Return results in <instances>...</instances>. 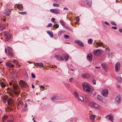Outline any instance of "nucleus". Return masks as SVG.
Instances as JSON below:
<instances>
[{
  "mask_svg": "<svg viewBox=\"0 0 122 122\" xmlns=\"http://www.w3.org/2000/svg\"><path fill=\"white\" fill-rule=\"evenodd\" d=\"M92 0H87L86 2L88 5L90 6L92 3Z\"/></svg>",
  "mask_w": 122,
  "mask_h": 122,
  "instance_id": "obj_26",
  "label": "nucleus"
},
{
  "mask_svg": "<svg viewBox=\"0 0 122 122\" xmlns=\"http://www.w3.org/2000/svg\"><path fill=\"white\" fill-rule=\"evenodd\" d=\"M54 57L58 60L61 61L64 60V58L61 56L60 55H55Z\"/></svg>",
  "mask_w": 122,
  "mask_h": 122,
  "instance_id": "obj_8",
  "label": "nucleus"
},
{
  "mask_svg": "<svg viewBox=\"0 0 122 122\" xmlns=\"http://www.w3.org/2000/svg\"><path fill=\"white\" fill-rule=\"evenodd\" d=\"M73 79V77H71L70 78L69 80V81L70 82H71Z\"/></svg>",
  "mask_w": 122,
  "mask_h": 122,
  "instance_id": "obj_52",
  "label": "nucleus"
},
{
  "mask_svg": "<svg viewBox=\"0 0 122 122\" xmlns=\"http://www.w3.org/2000/svg\"><path fill=\"white\" fill-rule=\"evenodd\" d=\"M52 25V24L51 23H50L48 25L46 26V27H51Z\"/></svg>",
  "mask_w": 122,
  "mask_h": 122,
  "instance_id": "obj_50",
  "label": "nucleus"
},
{
  "mask_svg": "<svg viewBox=\"0 0 122 122\" xmlns=\"http://www.w3.org/2000/svg\"><path fill=\"white\" fill-rule=\"evenodd\" d=\"M11 10H9L8 12L7 11L5 13L6 14H5L7 16H9L10 15V12Z\"/></svg>",
  "mask_w": 122,
  "mask_h": 122,
  "instance_id": "obj_33",
  "label": "nucleus"
},
{
  "mask_svg": "<svg viewBox=\"0 0 122 122\" xmlns=\"http://www.w3.org/2000/svg\"><path fill=\"white\" fill-rule=\"evenodd\" d=\"M7 122H15L12 120H10L8 121Z\"/></svg>",
  "mask_w": 122,
  "mask_h": 122,
  "instance_id": "obj_62",
  "label": "nucleus"
},
{
  "mask_svg": "<svg viewBox=\"0 0 122 122\" xmlns=\"http://www.w3.org/2000/svg\"><path fill=\"white\" fill-rule=\"evenodd\" d=\"M53 5L54 6H56L57 7H58L60 6V5H59L55 3L53 4Z\"/></svg>",
  "mask_w": 122,
  "mask_h": 122,
  "instance_id": "obj_42",
  "label": "nucleus"
},
{
  "mask_svg": "<svg viewBox=\"0 0 122 122\" xmlns=\"http://www.w3.org/2000/svg\"><path fill=\"white\" fill-rule=\"evenodd\" d=\"M103 52V51L102 50L99 49H97L96 50H94L93 51V53L97 56H99Z\"/></svg>",
  "mask_w": 122,
  "mask_h": 122,
  "instance_id": "obj_2",
  "label": "nucleus"
},
{
  "mask_svg": "<svg viewBox=\"0 0 122 122\" xmlns=\"http://www.w3.org/2000/svg\"><path fill=\"white\" fill-rule=\"evenodd\" d=\"M39 87L41 88H45L44 86V85H41L39 86Z\"/></svg>",
  "mask_w": 122,
  "mask_h": 122,
  "instance_id": "obj_57",
  "label": "nucleus"
},
{
  "mask_svg": "<svg viewBox=\"0 0 122 122\" xmlns=\"http://www.w3.org/2000/svg\"><path fill=\"white\" fill-rule=\"evenodd\" d=\"M105 118L107 119H109L112 122H113L114 121L113 116L111 115H108L105 116Z\"/></svg>",
  "mask_w": 122,
  "mask_h": 122,
  "instance_id": "obj_6",
  "label": "nucleus"
},
{
  "mask_svg": "<svg viewBox=\"0 0 122 122\" xmlns=\"http://www.w3.org/2000/svg\"><path fill=\"white\" fill-rule=\"evenodd\" d=\"M96 44L98 46L100 47L102 46L103 45V43L102 42H96Z\"/></svg>",
  "mask_w": 122,
  "mask_h": 122,
  "instance_id": "obj_19",
  "label": "nucleus"
},
{
  "mask_svg": "<svg viewBox=\"0 0 122 122\" xmlns=\"http://www.w3.org/2000/svg\"><path fill=\"white\" fill-rule=\"evenodd\" d=\"M12 36L10 34L5 37V39L6 41H10V40L12 38Z\"/></svg>",
  "mask_w": 122,
  "mask_h": 122,
  "instance_id": "obj_16",
  "label": "nucleus"
},
{
  "mask_svg": "<svg viewBox=\"0 0 122 122\" xmlns=\"http://www.w3.org/2000/svg\"><path fill=\"white\" fill-rule=\"evenodd\" d=\"M13 87L15 91H16L18 89V86L16 85L13 84Z\"/></svg>",
  "mask_w": 122,
  "mask_h": 122,
  "instance_id": "obj_29",
  "label": "nucleus"
},
{
  "mask_svg": "<svg viewBox=\"0 0 122 122\" xmlns=\"http://www.w3.org/2000/svg\"><path fill=\"white\" fill-rule=\"evenodd\" d=\"M64 27H65L67 29V30H68V29H69V28L67 26H64Z\"/></svg>",
  "mask_w": 122,
  "mask_h": 122,
  "instance_id": "obj_63",
  "label": "nucleus"
},
{
  "mask_svg": "<svg viewBox=\"0 0 122 122\" xmlns=\"http://www.w3.org/2000/svg\"><path fill=\"white\" fill-rule=\"evenodd\" d=\"M59 27V25L58 24H55L53 25V27L56 29Z\"/></svg>",
  "mask_w": 122,
  "mask_h": 122,
  "instance_id": "obj_39",
  "label": "nucleus"
},
{
  "mask_svg": "<svg viewBox=\"0 0 122 122\" xmlns=\"http://www.w3.org/2000/svg\"><path fill=\"white\" fill-rule=\"evenodd\" d=\"M102 66L103 69L105 70H107V68L106 66V65L105 63H103L102 64Z\"/></svg>",
  "mask_w": 122,
  "mask_h": 122,
  "instance_id": "obj_20",
  "label": "nucleus"
},
{
  "mask_svg": "<svg viewBox=\"0 0 122 122\" xmlns=\"http://www.w3.org/2000/svg\"><path fill=\"white\" fill-rule=\"evenodd\" d=\"M97 99L101 101H102L103 99L102 97L99 95L98 96Z\"/></svg>",
  "mask_w": 122,
  "mask_h": 122,
  "instance_id": "obj_30",
  "label": "nucleus"
},
{
  "mask_svg": "<svg viewBox=\"0 0 122 122\" xmlns=\"http://www.w3.org/2000/svg\"><path fill=\"white\" fill-rule=\"evenodd\" d=\"M23 6L22 4H18L17 6V8L19 10L21 9L22 8Z\"/></svg>",
  "mask_w": 122,
  "mask_h": 122,
  "instance_id": "obj_25",
  "label": "nucleus"
},
{
  "mask_svg": "<svg viewBox=\"0 0 122 122\" xmlns=\"http://www.w3.org/2000/svg\"><path fill=\"white\" fill-rule=\"evenodd\" d=\"M93 108H95L97 109H100L101 108V106L98 104L94 102V105Z\"/></svg>",
  "mask_w": 122,
  "mask_h": 122,
  "instance_id": "obj_13",
  "label": "nucleus"
},
{
  "mask_svg": "<svg viewBox=\"0 0 122 122\" xmlns=\"http://www.w3.org/2000/svg\"><path fill=\"white\" fill-rule=\"evenodd\" d=\"M50 11L55 14H59L60 12L59 10L57 9H51Z\"/></svg>",
  "mask_w": 122,
  "mask_h": 122,
  "instance_id": "obj_9",
  "label": "nucleus"
},
{
  "mask_svg": "<svg viewBox=\"0 0 122 122\" xmlns=\"http://www.w3.org/2000/svg\"><path fill=\"white\" fill-rule=\"evenodd\" d=\"M83 87L85 91L88 93L92 91V86L89 83L86 82H83L82 84Z\"/></svg>",
  "mask_w": 122,
  "mask_h": 122,
  "instance_id": "obj_1",
  "label": "nucleus"
},
{
  "mask_svg": "<svg viewBox=\"0 0 122 122\" xmlns=\"http://www.w3.org/2000/svg\"><path fill=\"white\" fill-rule=\"evenodd\" d=\"M88 43L90 44H91L92 43V39H89L88 41Z\"/></svg>",
  "mask_w": 122,
  "mask_h": 122,
  "instance_id": "obj_38",
  "label": "nucleus"
},
{
  "mask_svg": "<svg viewBox=\"0 0 122 122\" xmlns=\"http://www.w3.org/2000/svg\"><path fill=\"white\" fill-rule=\"evenodd\" d=\"M6 65L7 66H9L10 67H13V65L10 63L7 62L6 63Z\"/></svg>",
  "mask_w": 122,
  "mask_h": 122,
  "instance_id": "obj_28",
  "label": "nucleus"
},
{
  "mask_svg": "<svg viewBox=\"0 0 122 122\" xmlns=\"http://www.w3.org/2000/svg\"><path fill=\"white\" fill-rule=\"evenodd\" d=\"M89 117L91 120L92 121H93L96 117V116L93 115H91Z\"/></svg>",
  "mask_w": 122,
  "mask_h": 122,
  "instance_id": "obj_21",
  "label": "nucleus"
},
{
  "mask_svg": "<svg viewBox=\"0 0 122 122\" xmlns=\"http://www.w3.org/2000/svg\"><path fill=\"white\" fill-rule=\"evenodd\" d=\"M20 85L22 87H25L26 86V84L23 81H20L19 82Z\"/></svg>",
  "mask_w": 122,
  "mask_h": 122,
  "instance_id": "obj_7",
  "label": "nucleus"
},
{
  "mask_svg": "<svg viewBox=\"0 0 122 122\" xmlns=\"http://www.w3.org/2000/svg\"><path fill=\"white\" fill-rule=\"evenodd\" d=\"M8 117L7 116V115H5L3 116V120H5L6 118Z\"/></svg>",
  "mask_w": 122,
  "mask_h": 122,
  "instance_id": "obj_44",
  "label": "nucleus"
},
{
  "mask_svg": "<svg viewBox=\"0 0 122 122\" xmlns=\"http://www.w3.org/2000/svg\"><path fill=\"white\" fill-rule=\"evenodd\" d=\"M62 99L61 97L58 96H54L51 98V100L54 102H56L59 101V100Z\"/></svg>",
  "mask_w": 122,
  "mask_h": 122,
  "instance_id": "obj_3",
  "label": "nucleus"
},
{
  "mask_svg": "<svg viewBox=\"0 0 122 122\" xmlns=\"http://www.w3.org/2000/svg\"><path fill=\"white\" fill-rule=\"evenodd\" d=\"M89 105L90 107L93 108L94 105V102H91L89 103Z\"/></svg>",
  "mask_w": 122,
  "mask_h": 122,
  "instance_id": "obj_27",
  "label": "nucleus"
},
{
  "mask_svg": "<svg viewBox=\"0 0 122 122\" xmlns=\"http://www.w3.org/2000/svg\"><path fill=\"white\" fill-rule=\"evenodd\" d=\"M4 35L6 37L10 34L9 32L8 31H5L4 32Z\"/></svg>",
  "mask_w": 122,
  "mask_h": 122,
  "instance_id": "obj_37",
  "label": "nucleus"
},
{
  "mask_svg": "<svg viewBox=\"0 0 122 122\" xmlns=\"http://www.w3.org/2000/svg\"><path fill=\"white\" fill-rule=\"evenodd\" d=\"M116 79L117 81L119 82H121L122 81V79L120 76H118L116 77Z\"/></svg>",
  "mask_w": 122,
  "mask_h": 122,
  "instance_id": "obj_23",
  "label": "nucleus"
},
{
  "mask_svg": "<svg viewBox=\"0 0 122 122\" xmlns=\"http://www.w3.org/2000/svg\"><path fill=\"white\" fill-rule=\"evenodd\" d=\"M60 22L61 23V24L63 26H65V25L64 24V22L62 20H61L60 21Z\"/></svg>",
  "mask_w": 122,
  "mask_h": 122,
  "instance_id": "obj_40",
  "label": "nucleus"
},
{
  "mask_svg": "<svg viewBox=\"0 0 122 122\" xmlns=\"http://www.w3.org/2000/svg\"><path fill=\"white\" fill-rule=\"evenodd\" d=\"M92 55L91 53L88 54L87 56V58L89 61H91L92 60Z\"/></svg>",
  "mask_w": 122,
  "mask_h": 122,
  "instance_id": "obj_14",
  "label": "nucleus"
},
{
  "mask_svg": "<svg viewBox=\"0 0 122 122\" xmlns=\"http://www.w3.org/2000/svg\"><path fill=\"white\" fill-rule=\"evenodd\" d=\"M111 27L114 29H116L117 28V27L116 26H112Z\"/></svg>",
  "mask_w": 122,
  "mask_h": 122,
  "instance_id": "obj_59",
  "label": "nucleus"
},
{
  "mask_svg": "<svg viewBox=\"0 0 122 122\" xmlns=\"http://www.w3.org/2000/svg\"><path fill=\"white\" fill-rule=\"evenodd\" d=\"M64 32V31L62 30H60V31L58 33V35L59 36H60Z\"/></svg>",
  "mask_w": 122,
  "mask_h": 122,
  "instance_id": "obj_35",
  "label": "nucleus"
},
{
  "mask_svg": "<svg viewBox=\"0 0 122 122\" xmlns=\"http://www.w3.org/2000/svg\"><path fill=\"white\" fill-rule=\"evenodd\" d=\"M108 91L107 89H104L102 91V95L105 97H107L108 95Z\"/></svg>",
  "mask_w": 122,
  "mask_h": 122,
  "instance_id": "obj_5",
  "label": "nucleus"
},
{
  "mask_svg": "<svg viewBox=\"0 0 122 122\" xmlns=\"http://www.w3.org/2000/svg\"><path fill=\"white\" fill-rule=\"evenodd\" d=\"M74 95L75 97H76V98L77 99V100L78 99H79L78 95L76 92H74Z\"/></svg>",
  "mask_w": 122,
  "mask_h": 122,
  "instance_id": "obj_36",
  "label": "nucleus"
},
{
  "mask_svg": "<svg viewBox=\"0 0 122 122\" xmlns=\"http://www.w3.org/2000/svg\"><path fill=\"white\" fill-rule=\"evenodd\" d=\"M13 62H14L15 64L17 65H18V61H17V60H15L14 59L13 60Z\"/></svg>",
  "mask_w": 122,
  "mask_h": 122,
  "instance_id": "obj_41",
  "label": "nucleus"
},
{
  "mask_svg": "<svg viewBox=\"0 0 122 122\" xmlns=\"http://www.w3.org/2000/svg\"><path fill=\"white\" fill-rule=\"evenodd\" d=\"M31 76H32V77L33 78H35L36 77L35 76V75L33 74V73H32L31 74Z\"/></svg>",
  "mask_w": 122,
  "mask_h": 122,
  "instance_id": "obj_49",
  "label": "nucleus"
},
{
  "mask_svg": "<svg viewBox=\"0 0 122 122\" xmlns=\"http://www.w3.org/2000/svg\"><path fill=\"white\" fill-rule=\"evenodd\" d=\"M63 56L64 58L63 61H67L68 60L69 57L68 55L66 54H63Z\"/></svg>",
  "mask_w": 122,
  "mask_h": 122,
  "instance_id": "obj_12",
  "label": "nucleus"
},
{
  "mask_svg": "<svg viewBox=\"0 0 122 122\" xmlns=\"http://www.w3.org/2000/svg\"><path fill=\"white\" fill-rule=\"evenodd\" d=\"M80 97L81 98H80L79 97V99H77V100H81V101H83L84 100V99H83V98L81 97V96H80Z\"/></svg>",
  "mask_w": 122,
  "mask_h": 122,
  "instance_id": "obj_45",
  "label": "nucleus"
},
{
  "mask_svg": "<svg viewBox=\"0 0 122 122\" xmlns=\"http://www.w3.org/2000/svg\"><path fill=\"white\" fill-rule=\"evenodd\" d=\"M119 31L120 32H121L122 33V29H119Z\"/></svg>",
  "mask_w": 122,
  "mask_h": 122,
  "instance_id": "obj_64",
  "label": "nucleus"
},
{
  "mask_svg": "<svg viewBox=\"0 0 122 122\" xmlns=\"http://www.w3.org/2000/svg\"><path fill=\"white\" fill-rule=\"evenodd\" d=\"M18 104L19 105H21V106H22V105L23 104V102H18Z\"/></svg>",
  "mask_w": 122,
  "mask_h": 122,
  "instance_id": "obj_47",
  "label": "nucleus"
},
{
  "mask_svg": "<svg viewBox=\"0 0 122 122\" xmlns=\"http://www.w3.org/2000/svg\"><path fill=\"white\" fill-rule=\"evenodd\" d=\"M69 36L66 35H64V38L65 39H67L68 38H69Z\"/></svg>",
  "mask_w": 122,
  "mask_h": 122,
  "instance_id": "obj_43",
  "label": "nucleus"
},
{
  "mask_svg": "<svg viewBox=\"0 0 122 122\" xmlns=\"http://www.w3.org/2000/svg\"><path fill=\"white\" fill-rule=\"evenodd\" d=\"M90 75L88 73H86L83 74L82 75V77L85 79H87L90 77Z\"/></svg>",
  "mask_w": 122,
  "mask_h": 122,
  "instance_id": "obj_10",
  "label": "nucleus"
},
{
  "mask_svg": "<svg viewBox=\"0 0 122 122\" xmlns=\"http://www.w3.org/2000/svg\"><path fill=\"white\" fill-rule=\"evenodd\" d=\"M75 19L76 20V21L77 22H78L79 21V18L78 17H76Z\"/></svg>",
  "mask_w": 122,
  "mask_h": 122,
  "instance_id": "obj_48",
  "label": "nucleus"
},
{
  "mask_svg": "<svg viewBox=\"0 0 122 122\" xmlns=\"http://www.w3.org/2000/svg\"><path fill=\"white\" fill-rule=\"evenodd\" d=\"M106 49L107 52H110L111 51V50L108 48H106Z\"/></svg>",
  "mask_w": 122,
  "mask_h": 122,
  "instance_id": "obj_56",
  "label": "nucleus"
},
{
  "mask_svg": "<svg viewBox=\"0 0 122 122\" xmlns=\"http://www.w3.org/2000/svg\"><path fill=\"white\" fill-rule=\"evenodd\" d=\"M111 24L112 25H116V24L115 22H111Z\"/></svg>",
  "mask_w": 122,
  "mask_h": 122,
  "instance_id": "obj_55",
  "label": "nucleus"
},
{
  "mask_svg": "<svg viewBox=\"0 0 122 122\" xmlns=\"http://www.w3.org/2000/svg\"><path fill=\"white\" fill-rule=\"evenodd\" d=\"M36 65L41 66V67L43 66V64L42 63H36Z\"/></svg>",
  "mask_w": 122,
  "mask_h": 122,
  "instance_id": "obj_32",
  "label": "nucleus"
},
{
  "mask_svg": "<svg viewBox=\"0 0 122 122\" xmlns=\"http://www.w3.org/2000/svg\"><path fill=\"white\" fill-rule=\"evenodd\" d=\"M24 108L22 109V111L23 112L27 111L28 110V108L27 107V104L25 103L24 104Z\"/></svg>",
  "mask_w": 122,
  "mask_h": 122,
  "instance_id": "obj_17",
  "label": "nucleus"
},
{
  "mask_svg": "<svg viewBox=\"0 0 122 122\" xmlns=\"http://www.w3.org/2000/svg\"><path fill=\"white\" fill-rule=\"evenodd\" d=\"M55 20V18H53L51 19V20L52 22H54V21Z\"/></svg>",
  "mask_w": 122,
  "mask_h": 122,
  "instance_id": "obj_58",
  "label": "nucleus"
},
{
  "mask_svg": "<svg viewBox=\"0 0 122 122\" xmlns=\"http://www.w3.org/2000/svg\"><path fill=\"white\" fill-rule=\"evenodd\" d=\"M8 97L5 96L3 97V99L5 100H7L8 99Z\"/></svg>",
  "mask_w": 122,
  "mask_h": 122,
  "instance_id": "obj_46",
  "label": "nucleus"
},
{
  "mask_svg": "<svg viewBox=\"0 0 122 122\" xmlns=\"http://www.w3.org/2000/svg\"><path fill=\"white\" fill-rule=\"evenodd\" d=\"M75 42L76 43H77L82 47H83L84 46V43L82 42L81 41H78L77 40H75Z\"/></svg>",
  "mask_w": 122,
  "mask_h": 122,
  "instance_id": "obj_11",
  "label": "nucleus"
},
{
  "mask_svg": "<svg viewBox=\"0 0 122 122\" xmlns=\"http://www.w3.org/2000/svg\"><path fill=\"white\" fill-rule=\"evenodd\" d=\"M8 49V51H12V48L10 47L9 46L8 47H7Z\"/></svg>",
  "mask_w": 122,
  "mask_h": 122,
  "instance_id": "obj_53",
  "label": "nucleus"
},
{
  "mask_svg": "<svg viewBox=\"0 0 122 122\" xmlns=\"http://www.w3.org/2000/svg\"><path fill=\"white\" fill-rule=\"evenodd\" d=\"M25 28L27 29H29V27L28 26H26L25 27H24L23 28H22V29H24Z\"/></svg>",
  "mask_w": 122,
  "mask_h": 122,
  "instance_id": "obj_60",
  "label": "nucleus"
},
{
  "mask_svg": "<svg viewBox=\"0 0 122 122\" xmlns=\"http://www.w3.org/2000/svg\"><path fill=\"white\" fill-rule=\"evenodd\" d=\"M0 85L2 87H5V84L3 82H0Z\"/></svg>",
  "mask_w": 122,
  "mask_h": 122,
  "instance_id": "obj_34",
  "label": "nucleus"
},
{
  "mask_svg": "<svg viewBox=\"0 0 122 122\" xmlns=\"http://www.w3.org/2000/svg\"><path fill=\"white\" fill-rule=\"evenodd\" d=\"M5 28V26L4 25H0V31L2 30Z\"/></svg>",
  "mask_w": 122,
  "mask_h": 122,
  "instance_id": "obj_22",
  "label": "nucleus"
},
{
  "mask_svg": "<svg viewBox=\"0 0 122 122\" xmlns=\"http://www.w3.org/2000/svg\"><path fill=\"white\" fill-rule=\"evenodd\" d=\"M8 53L9 55L11 57H13L14 56V54L12 53L11 51H8Z\"/></svg>",
  "mask_w": 122,
  "mask_h": 122,
  "instance_id": "obj_31",
  "label": "nucleus"
},
{
  "mask_svg": "<svg viewBox=\"0 0 122 122\" xmlns=\"http://www.w3.org/2000/svg\"><path fill=\"white\" fill-rule=\"evenodd\" d=\"M20 14L21 15H24V14H27V12H22L20 13Z\"/></svg>",
  "mask_w": 122,
  "mask_h": 122,
  "instance_id": "obj_51",
  "label": "nucleus"
},
{
  "mask_svg": "<svg viewBox=\"0 0 122 122\" xmlns=\"http://www.w3.org/2000/svg\"><path fill=\"white\" fill-rule=\"evenodd\" d=\"M115 100L118 102H119L121 101V99L119 96H117L115 98Z\"/></svg>",
  "mask_w": 122,
  "mask_h": 122,
  "instance_id": "obj_24",
  "label": "nucleus"
},
{
  "mask_svg": "<svg viewBox=\"0 0 122 122\" xmlns=\"http://www.w3.org/2000/svg\"><path fill=\"white\" fill-rule=\"evenodd\" d=\"M8 104L9 105H11L13 103V100L12 98H10L7 100Z\"/></svg>",
  "mask_w": 122,
  "mask_h": 122,
  "instance_id": "obj_18",
  "label": "nucleus"
},
{
  "mask_svg": "<svg viewBox=\"0 0 122 122\" xmlns=\"http://www.w3.org/2000/svg\"><path fill=\"white\" fill-rule=\"evenodd\" d=\"M92 82L93 84L95 85L96 84V81L94 79L92 81Z\"/></svg>",
  "mask_w": 122,
  "mask_h": 122,
  "instance_id": "obj_54",
  "label": "nucleus"
},
{
  "mask_svg": "<svg viewBox=\"0 0 122 122\" xmlns=\"http://www.w3.org/2000/svg\"><path fill=\"white\" fill-rule=\"evenodd\" d=\"M120 67L121 64L119 62H118L116 64L115 66V71L116 72H117L119 71Z\"/></svg>",
  "mask_w": 122,
  "mask_h": 122,
  "instance_id": "obj_4",
  "label": "nucleus"
},
{
  "mask_svg": "<svg viewBox=\"0 0 122 122\" xmlns=\"http://www.w3.org/2000/svg\"><path fill=\"white\" fill-rule=\"evenodd\" d=\"M105 23L106 24H107V25H110V24L109 23H108L107 22V21H105Z\"/></svg>",
  "mask_w": 122,
  "mask_h": 122,
  "instance_id": "obj_61",
  "label": "nucleus"
},
{
  "mask_svg": "<svg viewBox=\"0 0 122 122\" xmlns=\"http://www.w3.org/2000/svg\"><path fill=\"white\" fill-rule=\"evenodd\" d=\"M47 32L51 38H52L53 37V32L51 31L48 30L47 31Z\"/></svg>",
  "mask_w": 122,
  "mask_h": 122,
  "instance_id": "obj_15",
  "label": "nucleus"
}]
</instances>
